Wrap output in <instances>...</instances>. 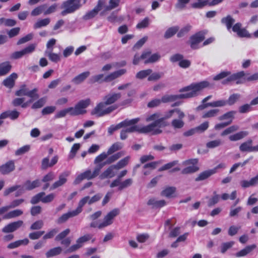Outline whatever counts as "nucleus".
I'll list each match as a JSON object with an SVG mask.
<instances>
[{"mask_svg": "<svg viewBox=\"0 0 258 258\" xmlns=\"http://www.w3.org/2000/svg\"><path fill=\"white\" fill-rule=\"evenodd\" d=\"M252 143L253 141L251 139H248L241 144L239 147V150L242 152H253V146H252Z\"/></svg>", "mask_w": 258, "mask_h": 258, "instance_id": "nucleus-20", "label": "nucleus"}, {"mask_svg": "<svg viewBox=\"0 0 258 258\" xmlns=\"http://www.w3.org/2000/svg\"><path fill=\"white\" fill-rule=\"evenodd\" d=\"M18 75L16 73H12L8 78L4 80L3 84L9 88L13 87L15 84V80L17 78Z\"/></svg>", "mask_w": 258, "mask_h": 258, "instance_id": "nucleus-22", "label": "nucleus"}, {"mask_svg": "<svg viewBox=\"0 0 258 258\" xmlns=\"http://www.w3.org/2000/svg\"><path fill=\"white\" fill-rule=\"evenodd\" d=\"M205 38V34L202 32H199L190 37V47L194 49H197L198 44L202 41Z\"/></svg>", "mask_w": 258, "mask_h": 258, "instance_id": "nucleus-17", "label": "nucleus"}, {"mask_svg": "<svg viewBox=\"0 0 258 258\" xmlns=\"http://www.w3.org/2000/svg\"><path fill=\"white\" fill-rule=\"evenodd\" d=\"M70 173L69 171H64L61 173L59 176L58 180L53 183L50 187V190H53L63 185L67 182V178L70 175Z\"/></svg>", "mask_w": 258, "mask_h": 258, "instance_id": "nucleus-16", "label": "nucleus"}, {"mask_svg": "<svg viewBox=\"0 0 258 258\" xmlns=\"http://www.w3.org/2000/svg\"><path fill=\"white\" fill-rule=\"evenodd\" d=\"M62 248L60 247H56L50 249L46 253L47 257H50L57 255L61 253Z\"/></svg>", "mask_w": 258, "mask_h": 258, "instance_id": "nucleus-42", "label": "nucleus"}, {"mask_svg": "<svg viewBox=\"0 0 258 258\" xmlns=\"http://www.w3.org/2000/svg\"><path fill=\"white\" fill-rule=\"evenodd\" d=\"M43 225L44 223L42 220H37L31 225L30 229L31 230H39L42 228Z\"/></svg>", "mask_w": 258, "mask_h": 258, "instance_id": "nucleus-57", "label": "nucleus"}, {"mask_svg": "<svg viewBox=\"0 0 258 258\" xmlns=\"http://www.w3.org/2000/svg\"><path fill=\"white\" fill-rule=\"evenodd\" d=\"M45 192H41L35 196L33 197L31 200V203L32 204H36L38 203L40 201H41L42 198L45 195Z\"/></svg>", "mask_w": 258, "mask_h": 258, "instance_id": "nucleus-62", "label": "nucleus"}, {"mask_svg": "<svg viewBox=\"0 0 258 258\" xmlns=\"http://www.w3.org/2000/svg\"><path fill=\"white\" fill-rule=\"evenodd\" d=\"M50 22L49 18L38 20L34 25L33 28L35 29L40 28L48 25Z\"/></svg>", "mask_w": 258, "mask_h": 258, "instance_id": "nucleus-36", "label": "nucleus"}, {"mask_svg": "<svg viewBox=\"0 0 258 258\" xmlns=\"http://www.w3.org/2000/svg\"><path fill=\"white\" fill-rule=\"evenodd\" d=\"M149 18L148 17H146L137 25L136 28L137 29L145 28L149 26Z\"/></svg>", "mask_w": 258, "mask_h": 258, "instance_id": "nucleus-59", "label": "nucleus"}, {"mask_svg": "<svg viewBox=\"0 0 258 258\" xmlns=\"http://www.w3.org/2000/svg\"><path fill=\"white\" fill-rule=\"evenodd\" d=\"M115 169L114 165L109 167L106 170L99 175L100 179H103L107 178H112L115 176L113 170Z\"/></svg>", "mask_w": 258, "mask_h": 258, "instance_id": "nucleus-27", "label": "nucleus"}, {"mask_svg": "<svg viewBox=\"0 0 258 258\" xmlns=\"http://www.w3.org/2000/svg\"><path fill=\"white\" fill-rule=\"evenodd\" d=\"M40 185V181L39 179H36L33 181L27 180L24 184L23 186L17 192L16 196L24 192V190H31L34 188L39 187Z\"/></svg>", "mask_w": 258, "mask_h": 258, "instance_id": "nucleus-11", "label": "nucleus"}, {"mask_svg": "<svg viewBox=\"0 0 258 258\" xmlns=\"http://www.w3.org/2000/svg\"><path fill=\"white\" fill-rule=\"evenodd\" d=\"M235 22V20L230 16L228 15L221 19V23L225 24L228 30L232 28V26Z\"/></svg>", "mask_w": 258, "mask_h": 258, "instance_id": "nucleus-34", "label": "nucleus"}, {"mask_svg": "<svg viewBox=\"0 0 258 258\" xmlns=\"http://www.w3.org/2000/svg\"><path fill=\"white\" fill-rule=\"evenodd\" d=\"M99 11L95 7L94 8L87 12L85 15L83 16V19L87 21L94 18L98 13Z\"/></svg>", "mask_w": 258, "mask_h": 258, "instance_id": "nucleus-37", "label": "nucleus"}, {"mask_svg": "<svg viewBox=\"0 0 258 258\" xmlns=\"http://www.w3.org/2000/svg\"><path fill=\"white\" fill-rule=\"evenodd\" d=\"M233 241L223 243L221 245V252L224 253L228 249L230 248L234 244Z\"/></svg>", "mask_w": 258, "mask_h": 258, "instance_id": "nucleus-63", "label": "nucleus"}, {"mask_svg": "<svg viewBox=\"0 0 258 258\" xmlns=\"http://www.w3.org/2000/svg\"><path fill=\"white\" fill-rule=\"evenodd\" d=\"M198 163L197 159H190L183 161L182 165L186 167L182 170L181 173L189 174L196 172L199 170V167L197 165Z\"/></svg>", "mask_w": 258, "mask_h": 258, "instance_id": "nucleus-8", "label": "nucleus"}, {"mask_svg": "<svg viewBox=\"0 0 258 258\" xmlns=\"http://www.w3.org/2000/svg\"><path fill=\"white\" fill-rule=\"evenodd\" d=\"M15 169V161L10 160L0 166V172L3 175H6L13 171Z\"/></svg>", "mask_w": 258, "mask_h": 258, "instance_id": "nucleus-15", "label": "nucleus"}, {"mask_svg": "<svg viewBox=\"0 0 258 258\" xmlns=\"http://www.w3.org/2000/svg\"><path fill=\"white\" fill-rule=\"evenodd\" d=\"M135 121L126 119L116 125H111L108 128V133L109 135H111L116 130L122 127H126L127 125L133 124L135 122Z\"/></svg>", "mask_w": 258, "mask_h": 258, "instance_id": "nucleus-13", "label": "nucleus"}, {"mask_svg": "<svg viewBox=\"0 0 258 258\" xmlns=\"http://www.w3.org/2000/svg\"><path fill=\"white\" fill-rule=\"evenodd\" d=\"M174 113V109L169 110L167 112L164 116L160 118L155 121L147 125L150 134L153 135H158L162 133V130L160 129L161 127L166 125L164 120L171 117Z\"/></svg>", "mask_w": 258, "mask_h": 258, "instance_id": "nucleus-4", "label": "nucleus"}, {"mask_svg": "<svg viewBox=\"0 0 258 258\" xmlns=\"http://www.w3.org/2000/svg\"><path fill=\"white\" fill-rule=\"evenodd\" d=\"M126 73V70L124 69H120L114 72L110 73V74L107 75L104 79L102 80V81L109 82H111L115 79L120 77L121 76L125 74Z\"/></svg>", "mask_w": 258, "mask_h": 258, "instance_id": "nucleus-18", "label": "nucleus"}, {"mask_svg": "<svg viewBox=\"0 0 258 258\" xmlns=\"http://www.w3.org/2000/svg\"><path fill=\"white\" fill-rule=\"evenodd\" d=\"M90 103V100L89 99L80 100L75 105L74 107H70V110L71 111V115L77 116L85 113L86 112L85 109L89 106Z\"/></svg>", "mask_w": 258, "mask_h": 258, "instance_id": "nucleus-7", "label": "nucleus"}, {"mask_svg": "<svg viewBox=\"0 0 258 258\" xmlns=\"http://www.w3.org/2000/svg\"><path fill=\"white\" fill-rule=\"evenodd\" d=\"M160 57V54L158 53H156L152 55L151 54L150 57L145 60L144 63L145 64H147L155 62L159 60Z\"/></svg>", "mask_w": 258, "mask_h": 258, "instance_id": "nucleus-49", "label": "nucleus"}, {"mask_svg": "<svg viewBox=\"0 0 258 258\" xmlns=\"http://www.w3.org/2000/svg\"><path fill=\"white\" fill-rule=\"evenodd\" d=\"M245 74L244 71H240L239 72L231 74L230 71H223L217 74L213 78L215 81H218L225 78L222 82V84L227 85L230 84L231 82L236 81L237 84H243L244 81H242L240 79L243 77H245Z\"/></svg>", "mask_w": 258, "mask_h": 258, "instance_id": "nucleus-2", "label": "nucleus"}, {"mask_svg": "<svg viewBox=\"0 0 258 258\" xmlns=\"http://www.w3.org/2000/svg\"><path fill=\"white\" fill-rule=\"evenodd\" d=\"M121 97L120 93H114L106 95L103 100L106 104L108 105L113 104Z\"/></svg>", "mask_w": 258, "mask_h": 258, "instance_id": "nucleus-19", "label": "nucleus"}, {"mask_svg": "<svg viewBox=\"0 0 258 258\" xmlns=\"http://www.w3.org/2000/svg\"><path fill=\"white\" fill-rule=\"evenodd\" d=\"M23 214V211L20 209H16L10 211L3 216L4 219H10L20 216Z\"/></svg>", "mask_w": 258, "mask_h": 258, "instance_id": "nucleus-31", "label": "nucleus"}, {"mask_svg": "<svg viewBox=\"0 0 258 258\" xmlns=\"http://www.w3.org/2000/svg\"><path fill=\"white\" fill-rule=\"evenodd\" d=\"M89 196H86L80 200L78 203V207L76 210H75L78 215L82 212L83 210V207L84 206V205L86 204H89Z\"/></svg>", "mask_w": 258, "mask_h": 258, "instance_id": "nucleus-35", "label": "nucleus"}, {"mask_svg": "<svg viewBox=\"0 0 258 258\" xmlns=\"http://www.w3.org/2000/svg\"><path fill=\"white\" fill-rule=\"evenodd\" d=\"M90 74V73L88 71L83 72L74 78L72 82L77 85L80 84L85 80L89 76Z\"/></svg>", "mask_w": 258, "mask_h": 258, "instance_id": "nucleus-25", "label": "nucleus"}, {"mask_svg": "<svg viewBox=\"0 0 258 258\" xmlns=\"http://www.w3.org/2000/svg\"><path fill=\"white\" fill-rule=\"evenodd\" d=\"M122 155H123V153L122 152H118L109 157L107 158L106 161L104 163H102L101 164H104V165L105 164H111L116 160H117L118 159H119L120 157H121Z\"/></svg>", "mask_w": 258, "mask_h": 258, "instance_id": "nucleus-40", "label": "nucleus"}, {"mask_svg": "<svg viewBox=\"0 0 258 258\" xmlns=\"http://www.w3.org/2000/svg\"><path fill=\"white\" fill-rule=\"evenodd\" d=\"M171 125L174 129H180L183 127L184 121L180 119H174L171 121Z\"/></svg>", "mask_w": 258, "mask_h": 258, "instance_id": "nucleus-47", "label": "nucleus"}, {"mask_svg": "<svg viewBox=\"0 0 258 258\" xmlns=\"http://www.w3.org/2000/svg\"><path fill=\"white\" fill-rule=\"evenodd\" d=\"M240 97V95L239 94H233L230 95L227 100V104L229 105H233Z\"/></svg>", "mask_w": 258, "mask_h": 258, "instance_id": "nucleus-54", "label": "nucleus"}, {"mask_svg": "<svg viewBox=\"0 0 258 258\" xmlns=\"http://www.w3.org/2000/svg\"><path fill=\"white\" fill-rule=\"evenodd\" d=\"M191 26L188 24L181 28L177 33L178 37H182L186 34L191 29Z\"/></svg>", "mask_w": 258, "mask_h": 258, "instance_id": "nucleus-55", "label": "nucleus"}, {"mask_svg": "<svg viewBox=\"0 0 258 258\" xmlns=\"http://www.w3.org/2000/svg\"><path fill=\"white\" fill-rule=\"evenodd\" d=\"M164 75L162 72L152 73L148 78L149 81H156L161 78Z\"/></svg>", "mask_w": 258, "mask_h": 258, "instance_id": "nucleus-45", "label": "nucleus"}, {"mask_svg": "<svg viewBox=\"0 0 258 258\" xmlns=\"http://www.w3.org/2000/svg\"><path fill=\"white\" fill-rule=\"evenodd\" d=\"M108 5H107V0H98L97 5L95 6L96 8L99 11L104 9V11H109L107 10Z\"/></svg>", "mask_w": 258, "mask_h": 258, "instance_id": "nucleus-50", "label": "nucleus"}, {"mask_svg": "<svg viewBox=\"0 0 258 258\" xmlns=\"http://www.w3.org/2000/svg\"><path fill=\"white\" fill-rule=\"evenodd\" d=\"M119 213L118 209H114L109 212L104 218L102 222L99 223V229H102L110 225L113 221V219Z\"/></svg>", "mask_w": 258, "mask_h": 258, "instance_id": "nucleus-9", "label": "nucleus"}, {"mask_svg": "<svg viewBox=\"0 0 258 258\" xmlns=\"http://www.w3.org/2000/svg\"><path fill=\"white\" fill-rule=\"evenodd\" d=\"M215 173H216L215 169H210L204 171L199 174L196 178L195 180L196 181H199L205 180Z\"/></svg>", "mask_w": 258, "mask_h": 258, "instance_id": "nucleus-24", "label": "nucleus"}, {"mask_svg": "<svg viewBox=\"0 0 258 258\" xmlns=\"http://www.w3.org/2000/svg\"><path fill=\"white\" fill-rule=\"evenodd\" d=\"M12 66L9 61L0 63V76H5L11 70Z\"/></svg>", "mask_w": 258, "mask_h": 258, "instance_id": "nucleus-32", "label": "nucleus"}, {"mask_svg": "<svg viewBox=\"0 0 258 258\" xmlns=\"http://www.w3.org/2000/svg\"><path fill=\"white\" fill-rule=\"evenodd\" d=\"M46 102V98L42 97L34 102L31 106L32 109H36L43 107Z\"/></svg>", "mask_w": 258, "mask_h": 258, "instance_id": "nucleus-43", "label": "nucleus"}, {"mask_svg": "<svg viewBox=\"0 0 258 258\" xmlns=\"http://www.w3.org/2000/svg\"><path fill=\"white\" fill-rule=\"evenodd\" d=\"M256 247V245L254 244L247 245L244 248L236 253L235 256L236 257L244 256L251 252Z\"/></svg>", "mask_w": 258, "mask_h": 258, "instance_id": "nucleus-23", "label": "nucleus"}, {"mask_svg": "<svg viewBox=\"0 0 258 258\" xmlns=\"http://www.w3.org/2000/svg\"><path fill=\"white\" fill-rule=\"evenodd\" d=\"M36 46L35 44H31L23 49L13 53L11 57L15 59L20 58L24 55L32 53L35 50Z\"/></svg>", "mask_w": 258, "mask_h": 258, "instance_id": "nucleus-10", "label": "nucleus"}, {"mask_svg": "<svg viewBox=\"0 0 258 258\" xmlns=\"http://www.w3.org/2000/svg\"><path fill=\"white\" fill-rule=\"evenodd\" d=\"M227 104V102L225 100H219L211 102L210 107H223Z\"/></svg>", "mask_w": 258, "mask_h": 258, "instance_id": "nucleus-60", "label": "nucleus"}, {"mask_svg": "<svg viewBox=\"0 0 258 258\" xmlns=\"http://www.w3.org/2000/svg\"><path fill=\"white\" fill-rule=\"evenodd\" d=\"M92 238V235L88 234H86L79 238H78L77 240V242L78 244L81 245V247H82L84 243L86 241H89Z\"/></svg>", "mask_w": 258, "mask_h": 258, "instance_id": "nucleus-61", "label": "nucleus"}, {"mask_svg": "<svg viewBox=\"0 0 258 258\" xmlns=\"http://www.w3.org/2000/svg\"><path fill=\"white\" fill-rule=\"evenodd\" d=\"M179 30L178 26H174L168 28L164 34V38H169L175 34Z\"/></svg>", "mask_w": 258, "mask_h": 258, "instance_id": "nucleus-41", "label": "nucleus"}, {"mask_svg": "<svg viewBox=\"0 0 258 258\" xmlns=\"http://www.w3.org/2000/svg\"><path fill=\"white\" fill-rule=\"evenodd\" d=\"M152 73V70L150 69L142 70L137 73L136 78L138 79L142 80L146 78L147 76H149Z\"/></svg>", "mask_w": 258, "mask_h": 258, "instance_id": "nucleus-39", "label": "nucleus"}, {"mask_svg": "<svg viewBox=\"0 0 258 258\" xmlns=\"http://www.w3.org/2000/svg\"><path fill=\"white\" fill-rule=\"evenodd\" d=\"M20 115V112L16 110H8L2 113V117L3 118H10L12 120L17 119Z\"/></svg>", "mask_w": 258, "mask_h": 258, "instance_id": "nucleus-26", "label": "nucleus"}, {"mask_svg": "<svg viewBox=\"0 0 258 258\" xmlns=\"http://www.w3.org/2000/svg\"><path fill=\"white\" fill-rule=\"evenodd\" d=\"M81 7V0H67L63 2L61 6V8L63 10L61 12L60 15L64 16L74 13Z\"/></svg>", "mask_w": 258, "mask_h": 258, "instance_id": "nucleus-5", "label": "nucleus"}, {"mask_svg": "<svg viewBox=\"0 0 258 258\" xmlns=\"http://www.w3.org/2000/svg\"><path fill=\"white\" fill-rule=\"evenodd\" d=\"M122 148V145L121 143L116 142L113 144L108 150L107 154L110 155L116 151L121 149Z\"/></svg>", "mask_w": 258, "mask_h": 258, "instance_id": "nucleus-46", "label": "nucleus"}, {"mask_svg": "<svg viewBox=\"0 0 258 258\" xmlns=\"http://www.w3.org/2000/svg\"><path fill=\"white\" fill-rule=\"evenodd\" d=\"M130 156H126L123 159L120 160L116 165H114L116 169H119L124 167L128 163L130 160Z\"/></svg>", "mask_w": 258, "mask_h": 258, "instance_id": "nucleus-51", "label": "nucleus"}, {"mask_svg": "<svg viewBox=\"0 0 258 258\" xmlns=\"http://www.w3.org/2000/svg\"><path fill=\"white\" fill-rule=\"evenodd\" d=\"M248 135L247 131H240L229 137V139L231 141H237L240 140Z\"/></svg>", "mask_w": 258, "mask_h": 258, "instance_id": "nucleus-29", "label": "nucleus"}, {"mask_svg": "<svg viewBox=\"0 0 258 258\" xmlns=\"http://www.w3.org/2000/svg\"><path fill=\"white\" fill-rule=\"evenodd\" d=\"M236 113V111H230L228 112L225 113L223 115L220 116L218 119L219 120H223L225 119H230V120L232 121V119L234 118V116Z\"/></svg>", "mask_w": 258, "mask_h": 258, "instance_id": "nucleus-48", "label": "nucleus"}, {"mask_svg": "<svg viewBox=\"0 0 258 258\" xmlns=\"http://www.w3.org/2000/svg\"><path fill=\"white\" fill-rule=\"evenodd\" d=\"M219 112L218 109H211L207 112H205L202 115V118H210L217 116Z\"/></svg>", "mask_w": 258, "mask_h": 258, "instance_id": "nucleus-44", "label": "nucleus"}, {"mask_svg": "<svg viewBox=\"0 0 258 258\" xmlns=\"http://www.w3.org/2000/svg\"><path fill=\"white\" fill-rule=\"evenodd\" d=\"M23 224V221L22 220L11 222L3 227L2 232L5 233L13 232L20 228Z\"/></svg>", "mask_w": 258, "mask_h": 258, "instance_id": "nucleus-12", "label": "nucleus"}, {"mask_svg": "<svg viewBox=\"0 0 258 258\" xmlns=\"http://www.w3.org/2000/svg\"><path fill=\"white\" fill-rule=\"evenodd\" d=\"M131 120H135L131 125H127L126 127H123L120 131V138L122 140H125L127 137V134L134 132H138L140 134H149L150 133L147 125L140 126L137 125V123L140 120V118H135Z\"/></svg>", "mask_w": 258, "mask_h": 258, "instance_id": "nucleus-3", "label": "nucleus"}, {"mask_svg": "<svg viewBox=\"0 0 258 258\" xmlns=\"http://www.w3.org/2000/svg\"><path fill=\"white\" fill-rule=\"evenodd\" d=\"M208 81H202L198 83L191 84L189 86L179 90L180 92H185L176 95H165L162 97V102L166 103L175 101L178 99L189 98L196 96L198 92L209 86Z\"/></svg>", "mask_w": 258, "mask_h": 258, "instance_id": "nucleus-1", "label": "nucleus"}, {"mask_svg": "<svg viewBox=\"0 0 258 258\" xmlns=\"http://www.w3.org/2000/svg\"><path fill=\"white\" fill-rule=\"evenodd\" d=\"M147 204L152 206L153 208H160L165 206L166 205V202L163 200L157 201L153 198L148 201Z\"/></svg>", "mask_w": 258, "mask_h": 258, "instance_id": "nucleus-30", "label": "nucleus"}, {"mask_svg": "<svg viewBox=\"0 0 258 258\" xmlns=\"http://www.w3.org/2000/svg\"><path fill=\"white\" fill-rule=\"evenodd\" d=\"M104 166V164H99L94 168V171L92 172L91 170H87L83 173L85 179L90 180L97 176L101 168Z\"/></svg>", "mask_w": 258, "mask_h": 258, "instance_id": "nucleus-14", "label": "nucleus"}, {"mask_svg": "<svg viewBox=\"0 0 258 258\" xmlns=\"http://www.w3.org/2000/svg\"><path fill=\"white\" fill-rule=\"evenodd\" d=\"M222 144V142L220 139L210 141L206 144V147L208 148H215L220 146Z\"/></svg>", "mask_w": 258, "mask_h": 258, "instance_id": "nucleus-52", "label": "nucleus"}, {"mask_svg": "<svg viewBox=\"0 0 258 258\" xmlns=\"http://www.w3.org/2000/svg\"><path fill=\"white\" fill-rule=\"evenodd\" d=\"M240 80L242 81H244V83L245 82V81L250 82L258 80V73H255L249 76H246L245 77H243L240 79Z\"/></svg>", "mask_w": 258, "mask_h": 258, "instance_id": "nucleus-64", "label": "nucleus"}, {"mask_svg": "<svg viewBox=\"0 0 258 258\" xmlns=\"http://www.w3.org/2000/svg\"><path fill=\"white\" fill-rule=\"evenodd\" d=\"M80 146V144L79 143H76L73 145L69 154V158L73 159L75 156L77 151L79 150Z\"/></svg>", "mask_w": 258, "mask_h": 258, "instance_id": "nucleus-58", "label": "nucleus"}, {"mask_svg": "<svg viewBox=\"0 0 258 258\" xmlns=\"http://www.w3.org/2000/svg\"><path fill=\"white\" fill-rule=\"evenodd\" d=\"M239 130V126L238 125H232L226 129H225L221 134L222 136H224L229 135L232 133L237 131Z\"/></svg>", "mask_w": 258, "mask_h": 258, "instance_id": "nucleus-53", "label": "nucleus"}, {"mask_svg": "<svg viewBox=\"0 0 258 258\" xmlns=\"http://www.w3.org/2000/svg\"><path fill=\"white\" fill-rule=\"evenodd\" d=\"M176 188L174 187H167L161 191V195L166 198H171Z\"/></svg>", "mask_w": 258, "mask_h": 258, "instance_id": "nucleus-38", "label": "nucleus"}, {"mask_svg": "<svg viewBox=\"0 0 258 258\" xmlns=\"http://www.w3.org/2000/svg\"><path fill=\"white\" fill-rule=\"evenodd\" d=\"M107 105L104 101L100 102L92 111V114L102 116L111 113L117 108V106L115 105L108 107H106Z\"/></svg>", "mask_w": 258, "mask_h": 258, "instance_id": "nucleus-6", "label": "nucleus"}, {"mask_svg": "<svg viewBox=\"0 0 258 258\" xmlns=\"http://www.w3.org/2000/svg\"><path fill=\"white\" fill-rule=\"evenodd\" d=\"M258 184V174L251 178L249 180H242L240 184L242 188H245L250 186H254Z\"/></svg>", "mask_w": 258, "mask_h": 258, "instance_id": "nucleus-21", "label": "nucleus"}, {"mask_svg": "<svg viewBox=\"0 0 258 258\" xmlns=\"http://www.w3.org/2000/svg\"><path fill=\"white\" fill-rule=\"evenodd\" d=\"M207 5H208L207 0H198L197 2L192 3L191 7L195 9H201Z\"/></svg>", "mask_w": 258, "mask_h": 258, "instance_id": "nucleus-56", "label": "nucleus"}, {"mask_svg": "<svg viewBox=\"0 0 258 258\" xmlns=\"http://www.w3.org/2000/svg\"><path fill=\"white\" fill-rule=\"evenodd\" d=\"M78 214L75 210L68 212L67 213L63 214L57 220V223L58 224L62 223L67 221L70 218L77 216Z\"/></svg>", "mask_w": 258, "mask_h": 258, "instance_id": "nucleus-28", "label": "nucleus"}, {"mask_svg": "<svg viewBox=\"0 0 258 258\" xmlns=\"http://www.w3.org/2000/svg\"><path fill=\"white\" fill-rule=\"evenodd\" d=\"M53 50H46L45 51V54L47 55L49 59L52 62H57L60 60V54L53 53Z\"/></svg>", "mask_w": 258, "mask_h": 258, "instance_id": "nucleus-33", "label": "nucleus"}]
</instances>
